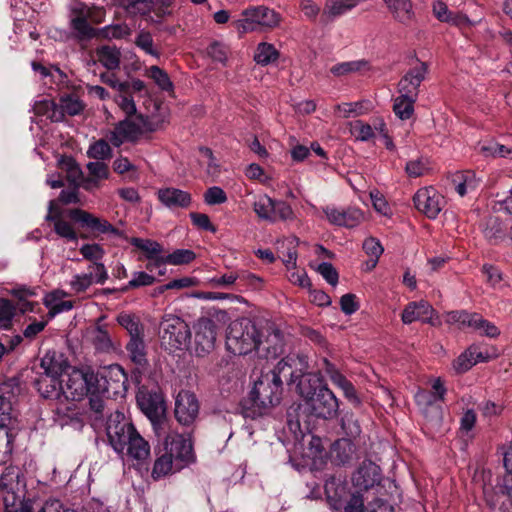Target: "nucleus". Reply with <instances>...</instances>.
Segmentation results:
<instances>
[{
	"label": "nucleus",
	"mask_w": 512,
	"mask_h": 512,
	"mask_svg": "<svg viewBox=\"0 0 512 512\" xmlns=\"http://www.w3.org/2000/svg\"><path fill=\"white\" fill-rule=\"evenodd\" d=\"M271 331L264 341L261 340V347L257 351L267 359H275L283 353L284 335L276 327H271Z\"/></svg>",
	"instance_id": "obj_26"
},
{
	"label": "nucleus",
	"mask_w": 512,
	"mask_h": 512,
	"mask_svg": "<svg viewBox=\"0 0 512 512\" xmlns=\"http://www.w3.org/2000/svg\"><path fill=\"white\" fill-rule=\"evenodd\" d=\"M160 328L162 330L161 342L170 351L182 350L191 339L189 325L179 316L165 314L162 317Z\"/></svg>",
	"instance_id": "obj_8"
},
{
	"label": "nucleus",
	"mask_w": 512,
	"mask_h": 512,
	"mask_svg": "<svg viewBox=\"0 0 512 512\" xmlns=\"http://www.w3.org/2000/svg\"><path fill=\"white\" fill-rule=\"evenodd\" d=\"M96 374V392L106 394V399L123 397L126 394L128 377L120 365H110Z\"/></svg>",
	"instance_id": "obj_11"
},
{
	"label": "nucleus",
	"mask_w": 512,
	"mask_h": 512,
	"mask_svg": "<svg viewBox=\"0 0 512 512\" xmlns=\"http://www.w3.org/2000/svg\"><path fill=\"white\" fill-rule=\"evenodd\" d=\"M41 368L44 370L42 376L57 377L59 378L69 368L68 363L62 360L61 357L57 358L56 353L49 352L41 359Z\"/></svg>",
	"instance_id": "obj_36"
},
{
	"label": "nucleus",
	"mask_w": 512,
	"mask_h": 512,
	"mask_svg": "<svg viewBox=\"0 0 512 512\" xmlns=\"http://www.w3.org/2000/svg\"><path fill=\"white\" fill-rule=\"evenodd\" d=\"M441 201L442 197L432 187L419 189L413 197L415 208L430 219L436 218L440 213Z\"/></svg>",
	"instance_id": "obj_17"
},
{
	"label": "nucleus",
	"mask_w": 512,
	"mask_h": 512,
	"mask_svg": "<svg viewBox=\"0 0 512 512\" xmlns=\"http://www.w3.org/2000/svg\"><path fill=\"white\" fill-rule=\"evenodd\" d=\"M117 322L128 332L130 339L144 336V326L136 315L120 313Z\"/></svg>",
	"instance_id": "obj_40"
},
{
	"label": "nucleus",
	"mask_w": 512,
	"mask_h": 512,
	"mask_svg": "<svg viewBox=\"0 0 512 512\" xmlns=\"http://www.w3.org/2000/svg\"><path fill=\"white\" fill-rule=\"evenodd\" d=\"M136 402L143 414L154 426L160 425L166 417V403L160 389L143 385L138 388Z\"/></svg>",
	"instance_id": "obj_10"
},
{
	"label": "nucleus",
	"mask_w": 512,
	"mask_h": 512,
	"mask_svg": "<svg viewBox=\"0 0 512 512\" xmlns=\"http://www.w3.org/2000/svg\"><path fill=\"white\" fill-rule=\"evenodd\" d=\"M80 253L84 259L91 261L94 264L100 263L99 260H101L104 257L105 250L101 245L97 243L84 244L80 248Z\"/></svg>",
	"instance_id": "obj_57"
},
{
	"label": "nucleus",
	"mask_w": 512,
	"mask_h": 512,
	"mask_svg": "<svg viewBox=\"0 0 512 512\" xmlns=\"http://www.w3.org/2000/svg\"><path fill=\"white\" fill-rule=\"evenodd\" d=\"M33 111L37 116H47L52 122L63 121V113L58 111V105L53 100L36 101L33 105Z\"/></svg>",
	"instance_id": "obj_39"
},
{
	"label": "nucleus",
	"mask_w": 512,
	"mask_h": 512,
	"mask_svg": "<svg viewBox=\"0 0 512 512\" xmlns=\"http://www.w3.org/2000/svg\"><path fill=\"white\" fill-rule=\"evenodd\" d=\"M325 494L327 502L331 509L344 510V512H394L396 509L402 510L400 503L402 495L398 485L389 483L387 491L392 495L391 498H385L384 494L374 496L370 500V495L364 496L360 491H352L348 483L337 477L330 475L325 481Z\"/></svg>",
	"instance_id": "obj_2"
},
{
	"label": "nucleus",
	"mask_w": 512,
	"mask_h": 512,
	"mask_svg": "<svg viewBox=\"0 0 512 512\" xmlns=\"http://www.w3.org/2000/svg\"><path fill=\"white\" fill-rule=\"evenodd\" d=\"M87 154L98 161L106 160L112 157V149L106 140L99 139L89 147Z\"/></svg>",
	"instance_id": "obj_50"
},
{
	"label": "nucleus",
	"mask_w": 512,
	"mask_h": 512,
	"mask_svg": "<svg viewBox=\"0 0 512 512\" xmlns=\"http://www.w3.org/2000/svg\"><path fill=\"white\" fill-rule=\"evenodd\" d=\"M157 197L164 206L170 209H186L192 203V197L189 192L174 187L159 189Z\"/></svg>",
	"instance_id": "obj_24"
},
{
	"label": "nucleus",
	"mask_w": 512,
	"mask_h": 512,
	"mask_svg": "<svg viewBox=\"0 0 512 512\" xmlns=\"http://www.w3.org/2000/svg\"><path fill=\"white\" fill-rule=\"evenodd\" d=\"M508 224L497 216H490L485 224L483 234L491 245H499L507 238Z\"/></svg>",
	"instance_id": "obj_31"
},
{
	"label": "nucleus",
	"mask_w": 512,
	"mask_h": 512,
	"mask_svg": "<svg viewBox=\"0 0 512 512\" xmlns=\"http://www.w3.org/2000/svg\"><path fill=\"white\" fill-rule=\"evenodd\" d=\"M125 349L128 353L129 359L132 363L137 366L138 373L141 374V370L147 369L149 361L147 358V349L144 341V336L129 339Z\"/></svg>",
	"instance_id": "obj_30"
},
{
	"label": "nucleus",
	"mask_w": 512,
	"mask_h": 512,
	"mask_svg": "<svg viewBox=\"0 0 512 512\" xmlns=\"http://www.w3.org/2000/svg\"><path fill=\"white\" fill-rule=\"evenodd\" d=\"M66 377L63 379L65 400L79 401L92 391L96 392L97 374L90 367L72 368Z\"/></svg>",
	"instance_id": "obj_9"
},
{
	"label": "nucleus",
	"mask_w": 512,
	"mask_h": 512,
	"mask_svg": "<svg viewBox=\"0 0 512 512\" xmlns=\"http://www.w3.org/2000/svg\"><path fill=\"white\" fill-rule=\"evenodd\" d=\"M383 480L382 470L380 466L371 460H364L356 471L352 474L351 481L356 491L364 493V496L370 495V500L374 496L386 494L385 498H391L392 495L387 491L389 483H394L389 479Z\"/></svg>",
	"instance_id": "obj_7"
},
{
	"label": "nucleus",
	"mask_w": 512,
	"mask_h": 512,
	"mask_svg": "<svg viewBox=\"0 0 512 512\" xmlns=\"http://www.w3.org/2000/svg\"><path fill=\"white\" fill-rule=\"evenodd\" d=\"M417 99L400 94L394 100L393 111L401 120L411 118L414 113V104Z\"/></svg>",
	"instance_id": "obj_43"
},
{
	"label": "nucleus",
	"mask_w": 512,
	"mask_h": 512,
	"mask_svg": "<svg viewBox=\"0 0 512 512\" xmlns=\"http://www.w3.org/2000/svg\"><path fill=\"white\" fill-rule=\"evenodd\" d=\"M280 57V52L271 43L261 42L257 45L254 53V61L261 66H267L276 62Z\"/></svg>",
	"instance_id": "obj_37"
},
{
	"label": "nucleus",
	"mask_w": 512,
	"mask_h": 512,
	"mask_svg": "<svg viewBox=\"0 0 512 512\" xmlns=\"http://www.w3.org/2000/svg\"><path fill=\"white\" fill-rule=\"evenodd\" d=\"M116 102L122 111L125 112L127 117H131L137 114L136 104L130 95V90L127 93H120L116 98Z\"/></svg>",
	"instance_id": "obj_64"
},
{
	"label": "nucleus",
	"mask_w": 512,
	"mask_h": 512,
	"mask_svg": "<svg viewBox=\"0 0 512 512\" xmlns=\"http://www.w3.org/2000/svg\"><path fill=\"white\" fill-rule=\"evenodd\" d=\"M36 503H33L35 509H38V512H75V510L67 507L63 500L60 497L49 496L44 501H40L34 499Z\"/></svg>",
	"instance_id": "obj_44"
},
{
	"label": "nucleus",
	"mask_w": 512,
	"mask_h": 512,
	"mask_svg": "<svg viewBox=\"0 0 512 512\" xmlns=\"http://www.w3.org/2000/svg\"><path fill=\"white\" fill-rule=\"evenodd\" d=\"M136 428L121 412L111 414L106 423V434L112 448L117 453H123L127 443L131 440Z\"/></svg>",
	"instance_id": "obj_13"
},
{
	"label": "nucleus",
	"mask_w": 512,
	"mask_h": 512,
	"mask_svg": "<svg viewBox=\"0 0 512 512\" xmlns=\"http://www.w3.org/2000/svg\"><path fill=\"white\" fill-rule=\"evenodd\" d=\"M195 330V352L197 356L203 357L215 348L217 339V325L210 317H201L194 325Z\"/></svg>",
	"instance_id": "obj_14"
},
{
	"label": "nucleus",
	"mask_w": 512,
	"mask_h": 512,
	"mask_svg": "<svg viewBox=\"0 0 512 512\" xmlns=\"http://www.w3.org/2000/svg\"><path fill=\"white\" fill-rule=\"evenodd\" d=\"M359 0H327L320 16V22L327 25L335 18L350 11L358 4Z\"/></svg>",
	"instance_id": "obj_29"
},
{
	"label": "nucleus",
	"mask_w": 512,
	"mask_h": 512,
	"mask_svg": "<svg viewBox=\"0 0 512 512\" xmlns=\"http://www.w3.org/2000/svg\"><path fill=\"white\" fill-rule=\"evenodd\" d=\"M196 258L194 251L189 249H177L166 257H160L156 264L169 263L173 265L189 264Z\"/></svg>",
	"instance_id": "obj_46"
},
{
	"label": "nucleus",
	"mask_w": 512,
	"mask_h": 512,
	"mask_svg": "<svg viewBox=\"0 0 512 512\" xmlns=\"http://www.w3.org/2000/svg\"><path fill=\"white\" fill-rule=\"evenodd\" d=\"M490 357L487 349L473 344L454 360L453 367L457 373H465L477 363L488 361Z\"/></svg>",
	"instance_id": "obj_23"
},
{
	"label": "nucleus",
	"mask_w": 512,
	"mask_h": 512,
	"mask_svg": "<svg viewBox=\"0 0 512 512\" xmlns=\"http://www.w3.org/2000/svg\"><path fill=\"white\" fill-rule=\"evenodd\" d=\"M89 273L77 274L71 280V288L75 293L85 292L93 283L103 284L108 279V273L103 263L89 266Z\"/></svg>",
	"instance_id": "obj_20"
},
{
	"label": "nucleus",
	"mask_w": 512,
	"mask_h": 512,
	"mask_svg": "<svg viewBox=\"0 0 512 512\" xmlns=\"http://www.w3.org/2000/svg\"><path fill=\"white\" fill-rule=\"evenodd\" d=\"M227 350L234 355H246L261 347V335L256 324L247 317L232 321L226 335Z\"/></svg>",
	"instance_id": "obj_6"
},
{
	"label": "nucleus",
	"mask_w": 512,
	"mask_h": 512,
	"mask_svg": "<svg viewBox=\"0 0 512 512\" xmlns=\"http://www.w3.org/2000/svg\"><path fill=\"white\" fill-rule=\"evenodd\" d=\"M148 76L164 91L173 90V83L166 71L159 66H151L148 70Z\"/></svg>",
	"instance_id": "obj_52"
},
{
	"label": "nucleus",
	"mask_w": 512,
	"mask_h": 512,
	"mask_svg": "<svg viewBox=\"0 0 512 512\" xmlns=\"http://www.w3.org/2000/svg\"><path fill=\"white\" fill-rule=\"evenodd\" d=\"M35 387L45 399L61 400L64 398L63 379L57 377L40 376L35 381Z\"/></svg>",
	"instance_id": "obj_28"
},
{
	"label": "nucleus",
	"mask_w": 512,
	"mask_h": 512,
	"mask_svg": "<svg viewBox=\"0 0 512 512\" xmlns=\"http://www.w3.org/2000/svg\"><path fill=\"white\" fill-rule=\"evenodd\" d=\"M92 342L97 350L109 351L112 347V341L107 330L104 327L98 326L92 332Z\"/></svg>",
	"instance_id": "obj_56"
},
{
	"label": "nucleus",
	"mask_w": 512,
	"mask_h": 512,
	"mask_svg": "<svg viewBox=\"0 0 512 512\" xmlns=\"http://www.w3.org/2000/svg\"><path fill=\"white\" fill-rule=\"evenodd\" d=\"M253 210L260 219L275 222V215L273 214V199L269 196H259V198L253 203Z\"/></svg>",
	"instance_id": "obj_45"
},
{
	"label": "nucleus",
	"mask_w": 512,
	"mask_h": 512,
	"mask_svg": "<svg viewBox=\"0 0 512 512\" xmlns=\"http://www.w3.org/2000/svg\"><path fill=\"white\" fill-rule=\"evenodd\" d=\"M130 244L142 250L146 254L147 259H156L161 257L160 254L163 251L162 246L157 241L151 239L132 237L130 239Z\"/></svg>",
	"instance_id": "obj_42"
},
{
	"label": "nucleus",
	"mask_w": 512,
	"mask_h": 512,
	"mask_svg": "<svg viewBox=\"0 0 512 512\" xmlns=\"http://www.w3.org/2000/svg\"><path fill=\"white\" fill-rule=\"evenodd\" d=\"M273 214L275 222L278 220H288L293 218V210L291 206L282 200H273Z\"/></svg>",
	"instance_id": "obj_62"
},
{
	"label": "nucleus",
	"mask_w": 512,
	"mask_h": 512,
	"mask_svg": "<svg viewBox=\"0 0 512 512\" xmlns=\"http://www.w3.org/2000/svg\"><path fill=\"white\" fill-rule=\"evenodd\" d=\"M298 365L305 366L303 358L287 356L273 369L262 372L248 396L240 401V414L244 418L255 420L267 415L272 408L279 405L283 394L281 376L290 377L291 371H299Z\"/></svg>",
	"instance_id": "obj_1"
},
{
	"label": "nucleus",
	"mask_w": 512,
	"mask_h": 512,
	"mask_svg": "<svg viewBox=\"0 0 512 512\" xmlns=\"http://www.w3.org/2000/svg\"><path fill=\"white\" fill-rule=\"evenodd\" d=\"M304 365L299 371L290 372V383H297V391L312 415L325 420L337 417L338 399L318 375L306 373L307 363L304 362Z\"/></svg>",
	"instance_id": "obj_4"
},
{
	"label": "nucleus",
	"mask_w": 512,
	"mask_h": 512,
	"mask_svg": "<svg viewBox=\"0 0 512 512\" xmlns=\"http://www.w3.org/2000/svg\"><path fill=\"white\" fill-rule=\"evenodd\" d=\"M100 79L111 88L118 89L120 93H127L130 90V82H119L114 73L104 72L100 75Z\"/></svg>",
	"instance_id": "obj_63"
},
{
	"label": "nucleus",
	"mask_w": 512,
	"mask_h": 512,
	"mask_svg": "<svg viewBox=\"0 0 512 512\" xmlns=\"http://www.w3.org/2000/svg\"><path fill=\"white\" fill-rule=\"evenodd\" d=\"M394 19L404 25H410L415 17L411 0H383Z\"/></svg>",
	"instance_id": "obj_34"
},
{
	"label": "nucleus",
	"mask_w": 512,
	"mask_h": 512,
	"mask_svg": "<svg viewBox=\"0 0 512 512\" xmlns=\"http://www.w3.org/2000/svg\"><path fill=\"white\" fill-rule=\"evenodd\" d=\"M241 15L238 28L244 31H254L257 26L273 29L281 22V15L264 5L248 7L242 11Z\"/></svg>",
	"instance_id": "obj_12"
},
{
	"label": "nucleus",
	"mask_w": 512,
	"mask_h": 512,
	"mask_svg": "<svg viewBox=\"0 0 512 512\" xmlns=\"http://www.w3.org/2000/svg\"><path fill=\"white\" fill-rule=\"evenodd\" d=\"M85 104L75 94H65L60 97V106L58 111L63 113V119L65 114L69 116L79 115L83 112Z\"/></svg>",
	"instance_id": "obj_41"
},
{
	"label": "nucleus",
	"mask_w": 512,
	"mask_h": 512,
	"mask_svg": "<svg viewBox=\"0 0 512 512\" xmlns=\"http://www.w3.org/2000/svg\"><path fill=\"white\" fill-rule=\"evenodd\" d=\"M433 313V307L427 301L421 300L419 302L409 303L403 310L401 318L405 324H411L414 321L433 324Z\"/></svg>",
	"instance_id": "obj_25"
},
{
	"label": "nucleus",
	"mask_w": 512,
	"mask_h": 512,
	"mask_svg": "<svg viewBox=\"0 0 512 512\" xmlns=\"http://www.w3.org/2000/svg\"><path fill=\"white\" fill-rule=\"evenodd\" d=\"M494 495L488 498V487L485 486L484 493L490 509H498L500 512H509L506 502L512 503V473H505L503 476L496 478V484L491 485Z\"/></svg>",
	"instance_id": "obj_16"
},
{
	"label": "nucleus",
	"mask_w": 512,
	"mask_h": 512,
	"mask_svg": "<svg viewBox=\"0 0 512 512\" xmlns=\"http://www.w3.org/2000/svg\"><path fill=\"white\" fill-rule=\"evenodd\" d=\"M2 500L4 512H33L35 510L33 503L36 501L34 499H26L24 495H18L13 490L3 488Z\"/></svg>",
	"instance_id": "obj_27"
},
{
	"label": "nucleus",
	"mask_w": 512,
	"mask_h": 512,
	"mask_svg": "<svg viewBox=\"0 0 512 512\" xmlns=\"http://www.w3.org/2000/svg\"><path fill=\"white\" fill-rule=\"evenodd\" d=\"M156 459L151 477L158 480L194 462L195 456L191 439L183 435L167 436L162 446L155 448Z\"/></svg>",
	"instance_id": "obj_5"
},
{
	"label": "nucleus",
	"mask_w": 512,
	"mask_h": 512,
	"mask_svg": "<svg viewBox=\"0 0 512 512\" xmlns=\"http://www.w3.org/2000/svg\"><path fill=\"white\" fill-rule=\"evenodd\" d=\"M98 60L112 71L120 66L121 52L116 46L103 45L97 49Z\"/></svg>",
	"instance_id": "obj_38"
},
{
	"label": "nucleus",
	"mask_w": 512,
	"mask_h": 512,
	"mask_svg": "<svg viewBox=\"0 0 512 512\" xmlns=\"http://www.w3.org/2000/svg\"><path fill=\"white\" fill-rule=\"evenodd\" d=\"M204 201L208 205L223 204L227 201V195L222 188L213 186L204 193Z\"/></svg>",
	"instance_id": "obj_60"
},
{
	"label": "nucleus",
	"mask_w": 512,
	"mask_h": 512,
	"mask_svg": "<svg viewBox=\"0 0 512 512\" xmlns=\"http://www.w3.org/2000/svg\"><path fill=\"white\" fill-rule=\"evenodd\" d=\"M448 179L451 182L452 188L460 197L475 193L479 189L481 182L473 170L456 171L451 173Z\"/></svg>",
	"instance_id": "obj_22"
},
{
	"label": "nucleus",
	"mask_w": 512,
	"mask_h": 512,
	"mask_svg": "<svg viewBox=\"0 0 512 512\" xmlns=\"http://www.w3.org/2000/svg\"><path fill=\"white\" fill-rule=\"evenodd\" d=\"M127 455L138 462H145L150 457V445L136 430L125 448Z\"/></svg>",
	"instance_id": "obj_35"
},
{
	"label": "nucleus",
	"mask_w": 512,
	"mask_h": 512,
	"mask_svg": "<svg viewBox=\"0 0 512 512\" xmlns=\"http://www.w3.org/2000/svg\"><path fill=\"white\" fill-rule=\"evenodd\" d=\"M428 73V66L421 62L420 66L410 69L398 82V93L417 99L419 87Z\"/></svg>",
	"instance_id": "obj_19"
},
{
	"label": "nucleus",
	"mask_w": 512,
	"mask_h": 512,
	"mask_svg": "<svg viewBox=\"0 0 512 512\" xmlns=\"http://www.w3.org/2000/svg\"><path fill=\"white\" fill-rule=\"evenodd\" d=\"M341 428L348 437L347 439H356L360 436L362 430L358 419L353 412H346L341 418Z\"/></svg>",
	"instance_id": "obj_48"
},
{
	"label": "nucleus",
	"mask_w": 512,
	"mask_h": 512,
	"mask_svg": "<svg viewBox=\"0 0 512 512\" xmlns=\"http://www.w3.org/2000/svg\"><path fill=\"white\" fill-rule=\"evenodd\" d=\"M367 64L368 63L365 60L342 62L334 65L330 71L333 75L339 77L350 73L358 72L361 69H363Z\"/></svg>",
	"instance_id": "obj_55"
},
{
	"label": "nucleus",
	"mask_w": 512,
	"mask_h": 512,
	"mask_svg": "<svg viewBox=\"0 0 512 512\" xmlns=\"http://www.w3.org/2000/svg\"><path fill=\"white\" fill-rule=\"evenodd\" d=\"M48 210L45 220L52 222L54 232L68 242H77L79 238H97L101 234H112L118 237L123 234L106 219L80 208L68 209L64 216L52 200L49 202Z\"/></svg>",
	"instance_id": "obj_3"
},
{
	"label": "nucleus",
	"mask_w": 512,
	"mask_h": 512,
	"mask_svg": "<svg viewBox=\"0 0 512 512\" xmlns=\"http://www.w3.org/2000/svg\"><path fill=\"white\" fill-rule=\"evenodd\" d=\"M74 17L70 21V27L76 32V36L80 40L92 39L96 36V30L89 24L87 16L82 8L72 10Z\"/></svg>",
	"instance_id": "obj_33"
},
{
	"label": "nucleus",
	"mask_w": 512,
	"mask_h": 512,
	"mask_svg": "<svg viewBox=\"0 0 512 512\" xmlns=\"http://www.w3.org/2000/svg\"><path fill=\"white\" fill-rule=\"evenodd\" d=\"M363 249L369 256L373 257L371 267L374 268L378 262L379 257L383 253L381 243L373 237L367 238L363 243Z\"/></svg>",
	"instance_id": "obj_59"
},
{
	"label": "nucleus",
	"mask_w": 512,
	"mask_h": 512,
	"mask_svg": "<svg viewBox=\"0 0 512 512\" xmlns=\"http://www.w3.org/2000/svg\"><path fill=\"white\" fill-rule=\"evenodd\" d=\"M323 212L331 224L346 228L356 227L364 219L363 212L355 207L338 209L333 206H327L323 209Z\"/></svg>",
	"instance_id": "obj_18"
},
{
	"label": "nucleus",
	"mask_w": 512,
	"mask_h": 512,
	"mask_svg": "<svg viewBox=\"0 0 512 512\" xmlns=\"http://www.w3.org/2000/svg\"><path fill=\"white\" fill-rule=\"evenodd\" d=\"M175 418L183 426H191L199 414V402L194 393L181 390L175 400Z\"/></svg>",
	"instance_id": "obj_15"
},
{
	"label": "nucleus",
	"mask_w": 512,
	"mask_h": 512,
	"mask_svg": "<svg viewBox=\"0 0 512 512\" xmlns=\"http://www.w3.org/2000/svg\"><path fill=\"white\" fill-rule=\"evenodd\" d=\"M300 334L314 345L323 349L328 348V341L319 330H315L309 326H301Z\"/></svg>",
	"instance_id": "obj_58"
},
{
	"label": "nucleus",
	"mask_w": 512,
	"mask_h": 512,
	"mask_svg": "<svg viewBox=\"0 0 512 512\" xmlns=\"http://www.w3.org/2000/svg\"><path fill=\"white\" fill-rule=\"evenodd\" d=\"M15 306L8 299L0 298V328L8 329L12 326L15 315Z\"/></svg>",
	"instance_id": "obj_54"
},
{
	"label": "nucleus",
	"mask_w": 512,
	"mask_h": 512,
	"mask_svg": "<svg viewBox=\"0 0 512 512\" xmlns=\"http://www.w3.org/2000/svg\"><path fill=\"white\" fill-rule=\"evenodd\" d=\"M140 134L141 126L127 117L115 125L114 129L110 131L108 139L113 146L120 147L126 141H135Z\"/></svg>",
	"instance_id": "obj_21"
},
{
	"label": "nucleus",
	"mask_w": 512,
	"mask_h": 512,
	"mask_svg": "<svg viewBox=\"0 0 512 512\" xmlns=\"http://www.w3.org/2000/svg\"><path fill=\"white\" fill-rule=\"evenodd\" d=\"M155 281H156L155 277L146 272H143V271L135 272L133 274V278L125 286L120 288L119 291L122 293H125L131 289H136V288L144 287V286H150Z\"/></svg>",
	"instance_id": "obj_51"
},
{
	"label": "nucleus",
	"mask_w": 512,
	"mask_h": 512,
	"mask_svg": "<svg viewBox=\"0 0 512 512\" xmlns=\"http://www.w3.org/2000/svg\"><path fill=\"white\" fill-rule=\"evenodd\" d=\"M89 409L95 420H104L105 418V398L106 394L91 392L89 395Z\"/></svg>",
	"instance_id": "obj_49"
},
{
	"label": "nucleus",
	"mask_w": 512,
	"mask_h": 512,
	"mask_svg": "<svg viewBox=\"0 0 512 512\" xmlns=\"http://www.w3.org/2000/svg\"><path fill=\"white\" fill-rule=\"evenodd\" d=\"M208 55L214 60L225 63L228 58V48L225 44L214 41L207 47Z\"/></svg>",
	"instance_id": "obj_61"
},
{
	"label": "nucleus",
	"mask_w": 512,
	"mask_h": 512,
	"mask_svg": "<svg viewBox=\"0 0 512 512\" xmlns=\"http://www.w3.org/2000/svg\"><path fill=\"white\" fill-rule=\"evenodd\" d=\"M153 37L149 31L141 30L136 39H135V45L143 50L145 53L154 56L156 58L160 57V52L154 48L153 45Z\"/></svg>",
	"instance_id": "obj_53"
},
{
	"label": "nucleus",
	"mask_w": 512,
	"mask_h": 512,
	"mask_svg": "<svg viewBox=\"0 0 512 512\" xmlns=\"http://www.w3.org/2000/svg\"><path fill=\"white\" fill-rule=\"evenodd\" d=\"M87 169L89 171V174L92 176V178H88L85 180L83 187L86 190L89 189V185L91 183L96 184L97 180L107 179L109 176L108 166L104 162H101V161L89 162L87 164Z\"/></svg>",
	"instance_id": "obj_47"
},
{
	"label": "nucleus",
	"mask_w": 512,
	"mask_h": 512,
	"mask_svg": "<svg viewBox=\"0 0 512 512\" xmlns=\"http://www.w3.org/2000/svg\"><path fill=\"white\" fill-rule=\"evenodd\" d=\"M355 452V445L351 439L342 438L336 440L330 448L331 461L336 465L350 463Z\"/></svg>",
	"instance_id": "obj_32"
}]
</instances>
